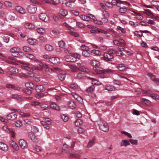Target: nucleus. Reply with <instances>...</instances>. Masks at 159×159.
Returning a JSON list of instances; mask_svg holds the SVG:
<instances>
[{"label":"nucleus","instance_id":"nucleus-1","mask_svg":"<svg viewBox=\"0 0 159 159\" xmlns=\"http://www.w3.org/2000/svg\"><path fill=\"white\" fill-rule=\"evenodd\" d=\"M90 64L93 66V68L95 71V74H100L102 73V71L99 70V67L100 64L99 61L95 60H92L90 62Z\"/></svg>","mask_w":159,"mask_h":159},{"label":"nucleus","instance_id":"nucleus-2","mask_svg":"<svg viewBox=\"0 0 159 159\" xmlns=\"http://www.w3.org/2000/svg\"><path fill=\"white\" fill-rule=\"evenodd\" d=\"M88 79L91 81L92 85L86 89H94L95 88L93 85H99L101 84L100 82L93 78L88 77Z\"/></svg>","mask_w":159,"mask_h":159},{"label":"nucleus","instance_id":"nucleus-3","mask_svg":"<svg viewBox=\"0 0 159 159\" xmlns=\"http://www.w3.org/2000/svg\"><path fill=\"white\" fill-rule=\"evenodd\" d=\"M35 61L39 64V65L41 67L45 69L46 71L50 72L53 71L52 69L49 68L48 66L45 64H43L37 60H36Z\"/></svg>","mask_w":159,"mask_h":159},{"label":"nucleus","instance_id":"nucleus-4","mask_svg":"<svg viewBox=\"0 0 159 159\" xmlns=\"http://www.w3.org/2000/svg\"><path fill=\"white\" fill-rule=\"evenodd\" d=\"M112 53H111L109 51V53H105L103 54V60L106 61H109L110 60L113 58V56Z\"/></svg>","mask_w":159,"mask_h":159},{"label":"nucleus","instance_id":"nucleus-5","mask_svg":"<svg viewBox=\"0 0 159 159\" xmlns=\"http://www.w3.org/2000/svg\"><path fill=\"white\" fill-rule=\"evenodd\" d=\"M40 19L45 22H48L49 21V18L46 13H42L39 15Z\"/></svg>","mask_w":159,"mask_h":159},{"label":"nucleus","instance_id":"nucleus-6","mask_svg":"<svg viewBox=\"0 0 159 159\" xmlns=\"http://www.w3.org/2000/svg\"><path fill=\"white\" fill-rule=\"evenodd\" d=\"M17 114L15 112H11L7 116V120H13L17 118Z\"/></svg>","mask_w":159,"mask_h":159},{"label":"nucleus","instance_id":"nucleus-7","mask_svg":"<svg viewBox=\"0 0 159 159\" xmlns=\"http://www.w3.org/2000/svg\"><path fill=\"white\" fill-rule=\"evenodd\" d=\"M37 7L35 5H29L27 8V10L30 13H34L36 11Z\"/></svg>","mask_w":159,"mask_h":159},{"label":"nucleus","instance_id":"nucleus-8","mask_svg":"<svg viewBox=\"0 0 159 159\" xmlns=\"http://www.w3.org/2000/svg\"><path fill=\"white\" fill-rule=\"evenodd\" d=\"M148 75L156 85H159V79L155 77V76L151 73H148Z\"/></svg>","mask_w":159,"mask_h":159},{"label":"nucleus","instance_id":"nucleus-9","mask_svg":"<svg viewBox=\"0 0 159 159\" xmlns=\"http://www.w3.org/2000/svg\"><path fill=\"white\" fill-rule=\"evenodd\" d=\"M18 62H19V63H21L22 64L25 65L26 66H22V67L25 69V70L29 71H31V69L29 67V66H27V65H29L30 64L29 63H28L26 62L25 61H18Z\"/></svg>","mask_w":159,"mask_h":159},{"label":"nucleus","instance_id":"nucleus-10","mask_svg":"<svg viewBox=\"0 0 159 159\" xmlns=\"http://www.w3.org/2000/svg\"><path fill=\"white\" fill-rule=\"evenodd\" d=\"M19 143L20 146L22 148L25 149L27 148V143L25 140L20 139L19 140Z\"/></svg>","mask_w":159,"mask_h":159},{"label":"nucleus","instance_id":"nucleus-11","mask_svg":"<svg viewBox=\"0 0 159 159\" xmlns=\"http://www.w3.org/2000/svg\"><path fill=\"white\" fill-rule=\"evenodd\" d=\"M100 129L102 131L107 132L109 130V127L107 124H104L99 125Z\"/></svg>","mask_w":159,"mask_h":159},{"label":"nucleus","instance_id":"nucleus-12","mask_svg":"<svg viewBox=\"0 0 159 159\" xmlns=\"http://www.w3.org/2000/svg\"><path fill=\"white\" fill-rule=\"evenodd\" d=\"M28 136L33 142L36 143L38 142V139L33 133L31 132H29Z\"/></svg>","mask_w":159,"mask_h":159},{"label":"nucleus","instance_id":"nucleus-13","mask_svg":"<svg viewBox=\"0 0 159 159\" xmlns=\"http://www.w3.org/2000/svg\"><path fill=\"white\" fill-rule=\"evenodd\" d=\"M49 61L53 64H57L60 62V60L59 58L51 57Z\"/></svg>","mask_w":159,"mask_h":159},{"label":"nucleus","instance_id":"nucleus-14","mask_svg":"<svg viewBox=\"0 0 159 159\" xmlns=\"http://www.w3.org/2000/svg\"><path fill=\"white\" fill-rule=\"evenodd\" d=\"M140 102L142 104L146 105L149 106L151 104V101L145 98H141L140 99Z\"/></svg>","mask_w":159,"mask_h":159},{"label":"nucleus","instance_id":"nucleus-15","mask_svg":"<svg viewBox=\"0 0 159 159\" xmlns=\"http://www.w3.org/2000/svg\"><path fill=\"white\" fill-rule=\"evenodd\" d=\"M0 149L4 151H7L8 150L7 145L5 143L0 142Z\"/></svg>","mask_w":159,"mask_h":159},{"label":"nucleus","instance_id":"nucleus-16","mask_svg":"<svg viewBox=\"0 0 159 159\" xmlns=\"http://www.w3.org/2000/svg\"><path fill=\"white\" fill-rule=\"evenodd\" d=\"M117 68L120 71H126L128 68L123 64H119L117 66Z\"/></svg>","mask_w":159,"mask_h":159},{"label":"nucleus","instance_id":"nucleus-17","mask_svg":"<svg viewBox=\"0 0 159 159\" xmlns=\"http://www.w3.org/2000/svg\"><path fill=\"white\" fill-rule=\"evenodd\" d=\"M20 49L17 47H14L11 49L10 52L13 54H16L20 52Z\"/></svg>","mask_w":159,"mask_h":159},{"label":"nucleus","instance_id":"nucleus-18","mask_svg":"<svg viewBox=\"0 0 159 159\" xmlns=\"http://www.w3.org/2000/svg\"><path fill=\"white\" fill-rule=\"evenodd\" d=\"M8 70L12 73L16 74L18 72V70L15 67L10 66L8 68Z\"/></svg>","mask_w":159,"mask_h":159},{"label":"nucleus","instance_id":"nucleus-19","mask_svg":"<svg viewBox=\"0 0 159 159\" xmlns=\"http://www.w3.org/2000/svg\"><path fill=\"white\" fill-rule=\"evenodd\" d=\"M15 10L20 13L24 14L25 13V9L20 6L16 7L15 8Z\"/></svg>","mask_w":159,"mask_h":159},{"label":"nucleus","instance_id":"nucleus-20","mask_svg":"<svg viewBox=\"0 0 159 159\" xmlns=\"http://www.w3.org/2000/svg\"><path fill=\"white\" fill-rule=\"evenodd\" d=\"M109 52L111 53H112L113 54H116V55L119 56H122L123 54L122 52H119H119H118L114 49H110L109 50Z\"/></svg>","mask_w":159,"mask_h":159},{"label":"nucleus","instance_id":"nucleus-21","mask_svg":"<svg viewBox=\"0 0 159 159\" xmlns=\"http://www.w3.org/2000/svg\"><path fill=\"white\" fill-rule=\"evenodd\" d=\"M7 88L9 89H21V87H19L18 86H16L10 84H7L6 86Z\"/></svg>","mask_w":159,"mask_h":159},{"label":"nucleus","instance_id":"nucleus-22","mask_svg":"<svg viewBox=\"0 0 159 159\" xmlns=\"http://www.w3.org/2000/svg\"><path fill=\"white\" fill-rule=\"evenodd\" d=\"M3 130L9 133L11 130V127L10 124H7L2 127Z\"/></svg>","mask_w":159,"mask_h":159},{"label":"nucleus","instance_id":"nucleus-23","mask_svg":"<svg viewBox=\"0 0 159 159\" xmlns=\"http://www.w3.org/2000/svg\"><path fill=\"white\" fill-rule=\"evenodd\" d=\"M50 107V108L51 107L53 109L57 111H59L60 110L59 107L57 104L53 102L51 103Z\"/></svg>","mask_w":159,"mask_h":159},{"label":"nucleus","instance_id":"nucleus-24","mask_svg":"<svg viewBox=\"0 0 159 159\" xmlns=\"http://www.w3.org/2000/svg\"><path fill=\"white\" fill-rule=\"evenodd\" d=\"M95 139L94 138L89 140V141L88 143L87 147L89 148L91 147L94 144L95 141Z\"/></svg>","mask_w":159,"mask_h":159},{"label":"nucleus","instance_id":"nucleus-25","mask_svg":"<svg viewBox=\"0 0 159 159\" xmlns=\"http://www.w3.org/2000/svg\"><path fill=\"white\" fill-rule=\"evenodd\" d=\"M9 143L10 145L16 150H18L19 147L16 142L13 141H10Z\"/></svg>","mask_w":159,"mask_h":159},{"label":"nucleus","instance_id":"nucleus-26","mask_svg":"<svg viewBox=\"0 0 159 159\" xmlns=\"http://www.w3.org/2000/svg\"><path fill=\"white\" fill-rule=\"evenodd\" d=\"M25 27L26 28L33 29L35 28V26L32 23H26L25 24Z\"/></svg>","mask_w":159,"mask_h":159},{"label":"nucleus","instance_id":"nucleus-27","mask_svg":"<svg viewBox=\"0 0 159 159\" xmlns=\"http://www.w3.org/2000/svg\"><path fill=\"white\" fill-rule=\"evenodd\" d=\"M25 86L28 89H33L34 85L32 83L28 82L25 83Z\"/></svg>","mask_w":159,"mask_h":159},{"label":"nucleus","instance_id":"nucleus-28","mask_svg":"<svg viewBox=\"0 0 159 159\" xmlns=\"http://www.w3.org/2000/svg\"><path fill=\"white\" fill-rule=\"evenodd\" d=\"M69 87L70 88L73 89H80V87L76 84V83H73L69 85Z\"/></svg>","mask_w":159,"mask_h":159},{"label":"nucleus","instance_id":"nucleus-29","mask_svg":"<svg viewBox=\"0 0 159 159\" xmlns=\"http://www.w3.org/2000/svg\"><path fill=\"white\" fill-rule=\"evenodd\" d=\"M69 107L72 109H74L76 107V104L73 101H70L69 102L68 104Z\"/></svg>","mask_w":159,"mask_h":159},{"label":"nucleus","instance_id":"nucleus-30","mask_svg":"<svg viewBox=\"0 0 159 159\" xmlns=\"http://www.w3.org/2000/svg\"><path fill=\"white\" fill-rule=\"evenodd\" d=\"M130 143L129 141L126 140H123L121 141L120 143V146L126 147L128 145H129Z\"/></svg>","mask_w":159,"mask_h":159},{"label":"nucleus","instance_id":"nucleus-31","mask_svg":"<svg viewBox=\"0 0 159 159\" xmlns=\"http://www.w3.org/2000/svg\"><path fill=\"white\" fill-rule=\"evenodd\" d=\"M85 77V75L84 73L81 72L78 73L76 75V78L77 79H83Z\"/></svg>","mask_w":159,"mask_h":159},{"label":"nucleus","instance_id":"nucleus-32","mask_svg":"<svg viewBox=\"0 0 159 159\" xmlns=\"http://www.w3.org/2000/svg\"><path fill=\"white\" fill-rule=\"evenodd\" d=\"M62 4H65L68 7H70L72 6V4L69 0H62Z\"/></svg>","mask_w":159,"mask_h":159},{"label":"nucleus","instance_id":"nucleus-33","mask_svg":"<svg viewBox=\"0 0 159 159\" xmlns=\"http://www.w3.org/2000/svg\"><path fill=\"white\" fill-rule=\"evenodd\" d=\"M27 41L29 44L31 45H34L36 43V40L34 39L29 38L28 39Z\"/></svg>","mask_w":159,"mask_h":159},{"label":"nucleus","instance_id":"nucleus-34","mask_svg":"<svg viewBox=\"0 0 159 159\" xmlns=\"http://www.w3.org/2000/svg\"><path fill=\"white\" fill-rule=\"evenodd\" d=\"M79 70L80 71L85 72L88 74H89L90 72V70L88 69L84 66L83 67H81L80 68H79Z\"/></svg>","mask_w":159,"mask_h":159},{"label":"nucleus","instance_id":"nucleus-35","mask_svg":"<svg viewBox=\"0 0 159 159\" xmlns=\"http://www.w3.org/2000/svg\"><path fill=\"white\" fill-rule=\"evenodd\" d=\"M16 15L13 12H11L8 16V19L14 21L15 20Z\"/></svg>","mask_w":159,"mask_h":159},{"label":"nucleus","instance_id":"nucleus-36","mask_svg":"<svg viewBox=\"0 0 159 159\" xmlns=\"http://www.w3.org/2000/svg\"><path fill=\"white\" fill-rule=\"evenodd\" d=\"M132 15L134 16H135L136 18L139 20H142L143 18V16L139 13H136V15H134L132 14Z\"/></svg>","mask_w":159,"mask_h":159},{"label":"nucleus","instance_id":"nucleus-37","mask_svg":"<svg viewBox=\"0 0 159 159\" xmlns=\"http://www.w3.org/2000/svg\"><path fill=\"white\" fill-rule=\"evenodd\" d=\"M42 109L43 110H47L50 108V106H48V104H43L40 105Z\"/></svg>","mask_w":159,"mask_h":159},{"label":"nucleus","instance_id":"nucleus-38","mask_svg":"<svg viewBox=\"0 0 159 159\" xmlns=\"http://www.w3.org/2000/svg\"><path fill=\"white\" fill-rule=\"evenodd\" d=\"M65 60L67 62H73L74 61L73 57L71 56H67L65 57Z\"/></svg>","mask_w":159,"mask_h":159},{"label":"nucleus","instance_id":"nucleus-39","mask_svg":"<svg viewBox=\"0 0 159 159\" xmlns=\"http://www.w3.org/2000/svg\"><path fill=\"white\" fill-rule=\"evenodd\" d=\"M12 98L16 99V100L21 101L22 100V98L20 95L17 94H14L12 95Z\"/></svg>","mask_w":159,"mask_h":159},{"label":"nucleus","instance_id":"nucleus-40","mask_svg":"<svg viewBox=\"0 0 159 159\" xmlns=\"http://www.w3.org/2000/svg\"><path fill=\"white\" fill-rule=\"evenodd\" d=\"M142 92L144 96H150L152 94L150 90H143Z\"/></svg>","mask_w":159,"mask_h":159},{"label":"nucleus","instance_id":"nucleus-41","mask_svg":"<svg viewBox=\"0 0 159 159\" xmlns=\"http://www.w3.org/2000/svg\"><path fill=\"white\" fill-rule=\"evenodd\" d=\"M119 11L121 13H126L128 12V10L126 8L120 7L119 9Z\"/></svg>","mask_w":159,"mask_h":159},{"label":"nucleus","instance_id":"nucleus-42","mask_svg":"<svg viewBox=\"0 0 159 159\" xmlns=\"http://www.w3.org/2000/svg\"><path fill=\"white\" fill-rule=\"evenodd\" d=\"M82 54L85 57H90L91 55V53L88 52V50L83 51Z\"/></svg>","mask_w":159,"mask_h":159},{"label":"nucleus","instance_id":"nucleus-43","mask_svg":"<svg viewBox=\"0 0 159 159\" xmlns=\"http://www.w3.org/2000/svg\"><path fill=\"white\" fill-rule=\"evenodd\" d=\"M31 131L34 133H37L39 132L38 128L36 126H31Z\"/></svg>","mask_w":159,"mask_h":159},{"label":"nucleus","instance_id":"nucleus-44","mask_svg":"<svg viewBox=\"0 0 159 159\" xmlns=\"http://www.w3.org/2000/svg\"><path fill=\"white\" fill-rule=\"evenodd\" d=\"M80 18L83 20L88 21L89 20V19L88 16V15H82L80 16Z\"/></svg>","mask_w":159,"mask_h":159},{"label":"nucleus","instance_id":"nucleus-45","mask_svg":"<svg viewBox=\"0 0 159 159\" xmlns=\"http://www.w3.org/2000/svg\"><path fill=\"white\" fill-rule=\"evenodd\" d=\"M45 48L46 50L49 51H51L53 49V47L49 44L46 45L45 46Z\"/></svg>","mask_w":159,"mask_h":159},{"label":"nucleus","instance_id":"nucleus-46","mask_svg":"<svg viewBox=\"0 0 159 159\" xmlns=\"http://www.w3.org/2000/svg\"><path fill=\"white\" fill-rule=\"evenodd\" d=\"M83 124V121L80 119L77 120L75 122L76 126H79Z\"/></svg>","mask_w":159,"mask_h":159},{"label":"nucleus","instance_id":"nucleus-47","mask_svg":"<svg viewBox=\"0 0 159 159\" xmlns=\"http://www.w3.org/2000/svg\"><path fill=\"white\" fill-rule=\"evenodd\" d=\"M58 45L60 47L62 48H64L65 47V43L63 40H61L58 42Z\"/></svg>","mask_w":159,"mask_h":159},{"label":"nucleus","instance_id":"nucleus-48","mask_svg":"<svg viewBox=\"0 0 159 159\" xmlns=\"http://www.w3.org/2000/svg\"><path fill=\"white\" fill-rule=\"evenodd\" d=\"M57 76L59 79L61 81L64 80L66 77L65 75L64 74H59Z\"/></svg>","mask_w":159,"mask_h":159},{"label":"nucleus","instance_id":"nucleus-49","mask_svg":"<svg viewBox=\"0 0 159 159\" xmlns=\"http://www.w3.org/2000/svg\"><path fill=\"white\" fill-rule=\"evenodd\" d=\"M60 12L62 16H65L68 14V11L65 10L61 9L60 10Z\"/></svg>","mask_w":159,"mask_h":159},{"label":"nucleus","instance_id":"nucleus-50","mask_svg":"<svg viewBox=\"0 0 159 159\" xmlns=\"http://www.w3.org/2000/svg\"><path fill=\"white\" fill-rule=\"evenodd\" d=\"M61 117L64 121H67L68 120V117L66 114H62L61 115Z\"/></svg>","mask_w":159,"mask_h":159},{"label":"nucleus","instance_id":"nucleus-51","mask_svg":"<svg viewBox=\"0 0 159 159\" xmlns=\"http://www.w3.org/2000/svg\"><path fill=\"white\" fill-rule=\"evenodd\" d=\"M152 3L153 6L156 7V8L159 6V1L153 0L152 1Z\"/></svg>","mask_w":159,"mask_h":159},{"label":"nucleus","instance_id":"nucleus-52","mask_svg":"<svg viewBox=\"0 0 159 159\" xmlns=\"http://www.w3.org/2000/svg\"><path fill=\"white\" fill-rule=\"evenodd\" d=\"M91 53L98 55H100L101 54V52L99 50H92Z\"/></svg>","mask_w":159,"mask_h":159},{"label":"nucleus","instance_id":"nucleus-53","mask_svg":"<svg viewBox=\"0 0 159 159\" xmlns=\"http://www.w3.org/2000/svg\"><path fill=\"white\" fill-rule=\"evenodd\" d=\"M62 25L63 26H65L67 28L68 30H72V27L69 25L66 22H64L62 23Z\"/></svg>","mask_w":159,"mask_h":159},{"label":"nucleus","instance_id":"nucleus-54","mask_svg":"<svg viewBox=\"0 0 159 159\" xmlns=\"http://www.w3.org/2000/svg\"><path fill=\"white\" fill-rule=\"evenodd\" d=\"M129 141L132 144L137 145L138 144V140L136 139H130L129 140Z\"/></svg>","mask_w":159,"mask_h":159},{"label":"nucleus","instance_id":"nucleus-55","mask_svg":"<svg viewBox=\"0 0 159 159\" xmlns=\"http://www.w3.org/2000/svg\"><path fill=\"white\" fill-rule=\"evenodd\" d=\"M108 31H109L113 33H114L115 32V31L112 29H109L107 30H102V33H103L104 34H107L108 33Z\"/></svg>","mask_w":159,"mask_h":159},{"label":"nucleus","instance_id":"nucleus-56","mask_svg":"<svg viewBox=\"0 0 159 159\" xmlns=\"http://www.w3.org/2000/svg\"><path fill=\"white\" fill-rule=\"evenodd\" d=\"M72 29L73 30H70V34L75 37H78L79 35V34L78 33H77V32H74V29L72 28Z\"/></svg>","mask_w":159,"mask_h":159},{"label":"nucleus","instance_id":"nucleus-57","mask_svg":"<svg viewBox=\"0 0 159 159\" xmlns=\"http://www.w3.org/2000/svg\"><path fill=\"white\" fill-rule=\"evenodd\" d=\"M37 30L38 32L40 34H43L45 32V30L42 28H38Z\"/></svg>","mask_w":159,"mask_h":159},{"label":"nucleus","instance_id":"nucleus-58","mask_svg":"<svg viewBox=\"0 0 159 159\" xmlns=\"http://www.w3.org/2000/svg\"><path fill=\"white\" fill-rule=\"evenodd\" d=\"M135 35L139 37H141L143 36V34L141 31L139 32L138 31H136L134 32Z\"/></svg>","mask_w":159,"mask_h":159},{"label":"nucleus","instance_id":"nucleus-59","mask_svg":"<svg viewBox=\"0 0 159 159\" xmlns=\"http://www.w3.org/2000/svg\"><path fill=\"white\" fill-rule=\"evenodd\" d=\"M4 4L7 7H12V3L10 2L6 1L4 2Z\"/></svg>","mask_w":159,"mask_h":159},{"label":"nucleus","instance_id":"nucleus-60","mask_svg":"<svg viewBox=\"0 0 159 159\" xmlns=\"http://www.w3.org/2000/svg\"><path fill=\"white\" fill-rule=\"evenodd\" d=\"M154 99H159V96L156 94H151L150 96Z\"/></svg>","mask_w":159,"mask_h":159},{"label":"nucleus","instance_id":"nucleus-61","mask_svg":"<svg viewBox=\"0 0 159 159\" xmlns=\"http://www.w3.org/2000/svg\"><path fill=\"white\" fill-rule=\"evenodd\" d=\"M23 51L25 52H29L31 50V48L28 46H24L23 47Z\"/></svg>","mask_w":159,"mask_h":159},{"label":"nucleus","instance_id":"nucleus-62","mask_svg":"<svg viewBox=\"0 0 159 159\" xmlns=\"http://www.w3.org/2000/svg\"><path fill=\"white\" fill-rule=\"evenodd\" d=\"M144 13L145 14H147L148 15L150 16H154V15H153L152 13L148 9L146 10Z\"/></svg>","mask_w":159,"mask_h":159},{"label":"nucleus","instance_id":"nucleus-63","mask_svg":"<svg viewBox=\"0 0 159 159\" xmlns=\"http://www.w3.org/2000/svg\"><path fill=\"white\" fill-rule=\"evenodd\" d=\"M15 125L18 127H19L22 125V122L20 120H18L15 123Z\"/></svg>","mask_w":159,"mask_h":159},{"label":"nucleus","instance_id":"nucleus-64","mask_svg":"<svg viewBox=\"0 0 159 159\" xmlns=\"http://www.w3.org/2000/svg\"><path fill=\"white\" fill-rule=\"evenodd\" d=\"M33 148H34V150H35V151L38 152L40 151L41 150V148L39 146L37 145H34L33 146Z\"/></svg>","mask_w":159,"mask_h":159}]
</instances>
